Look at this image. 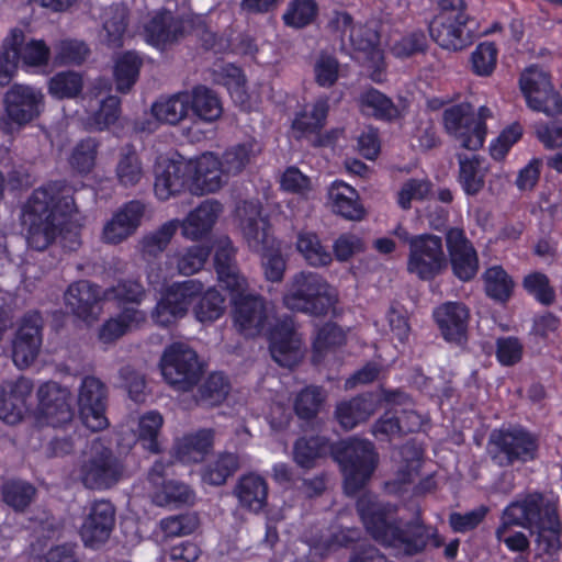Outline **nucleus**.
Here are the masks:
<instances>
[{
  "label": "nucleus",
  "instance_id": "f3484780",
  "mask_svg": "<svg viewBox=\"0 0 562 562\" xmlns=\"http://www.w3.org/2000/svg\"><path fill=\"white\" fill-rule=\"evenodd\" d=\"M234 292L236 293L233 297L235 325L246 336L259 334L269 317L267 302L260 295L245 294L244 290Z\"/></svg>",
  "mask_w": 562,
  "mask_h": 562
},
{
  "label": "nucleus",
  "instance_id": "69168bd1",
  "mask_svg": "<svg viewBox=\"0 0 562 562\" xmlns=\"http://www.w3.org/2000/svg\"><path fill=\"white\" fill-rule=\"evenodd\" d=\"M104 300H116L120 302H130L139 304L146 296L143 284L137 280H120L115 285L104 290Z\"/></svg>",
  "mask_w": 562,
  "mask_h": 562
},
{
  "label": "nucleus",
  "instance_id": "bb28decb",
  "mask_svg": "<svg viewBox=\"0 0 562 562\" xmlns=\"http://www.w3.org/2000/svg\"><path fill=\"white\" fill-rule=\"evenodd\" d=\"M240 226L249 248L262 252L272 246L269 235V223L261 214L258 203L245 202L241 207Z\"/></svg>",
  "mask_w": 562,
  "mask_h": 562
},
{
  "label": "nucleus",
  "instance_id": "20e7f679",
  "mask_svg": "<svg viewBox=\"0 0 562 562\" xmlns=\"http://www.w3.org/2000/svg\"><path fill=\"white\" fill-rule=\"evenodd\" d=\"M127 476L122 458L101 438L90 441L79 468V480L86 488L105 491Z\"/></svg>",
  "mask_w": 562,
  "mask_h": 562
},
{
  "label": "nucleus",
  "instance_id": "3c124183",
  "mask_svg": "<svg viewBox=\"0 0 562 562\" xmlns=\"http://www.w3.org/2000/svg\"><path fill=\"white\" fill-rule=\"evenodd\" d=\"M140 66L142 59L135 52H126L116 60L114 77L120 92L125 93L135 85Z\"/></svg>",
  "mask_w": 562,
  "mask_h": 562
},
{
  "label": "nucleus",
  "instance_id": "4c0bfd02",
  "mask_svg": "<svg viewBox=\"0 0 562 562\" xmlns=\"http://www.w3.org/2000/svg\"><path fill=\"white\" fill-rule=\"evenodd\" d=\"M374 411L375 405L371 396L360 395L338 404L335 414L341 427L350 430L368 420Z\"/></svg>",
  "mask_w": 562,
  "mask_h": 562
},
{
  "label": "nucleus",
  "instance_id": "37998d69",
  "mask_svg": "<svg viewBox=\"0 0 562 562\" xmlns=\"http://www.w3.org/2000/svg\"><path fill=\"white\" fill-rule=\"evenodd\" d=\"M128 16L130 11L122 3L112 4L105 10L103 29L110 46L120 47L123 45V37L128 25Z\"/></svg>",
  "mask_w": 562,
  "mask_h": 562
},
{
  "label": "nucleus",
  "instance_id": "473e14b6",
  "mask_svg": "<svg viewBox=\"0 0 562 562\" xmlns=\"http://www.w3.org/2000/svg\"><path fill=\"white\" fill-rule=\"evenodd\" d=\"M115 178L124 188H134L145 177L143 161L132 144H125L119 150L115 164Z\"/></svg>",
  "mask_w": 562,
  "mask_h": 562
},
{
  "label": "nucleus",
  "instance_id": "052dcab7",
  "mask_svg": "<svg viewBox=\"0 0 562 562\" xmlns=\"http://www.w3.org/2000/svg\"><path fill=\"white\" fill-rule=\"evenodd\" d=\"M345 342L342 330L335 324L327 323L317 330L313 342V362L319 363L325 353Z\"/></svg>",
  "mask_w": 562,
  "mask_h": 562
},
{
  "label": "nucleus",
  "instance_id": "9d476101",
  "mask_svg": "<svg viewBox=\"0 0 562 562\" xmlns=\"http://www.w3.org/2000/svg\"><path fill=\"white\" fill-rule=\"evenodd\" d=\"M160 368L166 382L175 390L183 392L196 385L202 375L196 352L182 342H176L166 348Z\"/></svg>",
  "mask_w": 562,
  "mask_h": 562
},
{
  "label": "nucleus",
  "instance_id": "a211bd4d",
  "mask_svg": "<svg viewBox=\"0 0 562 562\" xmlns=\"http://www.w3.org/2000/svg\"><path fill=\"white\" fill-rule=\"evenodd\" d=\"M42 328L40 313L32 312L23 317L12 349V359L18 368H27L37 358L42 346Z\"/></svg>",
  "mask_w": 562,
  "mask_h": 562
},
{
  "label": "nucleus",
  "instance_id": "0e129e2a",
  "mask_svg": "<svg viewBox=\"0 0 562 562\" xmlns=\"http://www.w3.org/2000/svg\"><path fill=\"white\" fill-rule=\"evenodd\" d=\"M325 397L326 395L322 387H305L296 396L294 404L295 413L302 419L314 418L318 414Z\"/></svg>",
  "mask_w": 562,
  "mask_h": 562
},
{
  "label": "nucleus",
  "instance_id": "cd10ccee",
  "mask_svg": "<svg viewBox=\"0 0 562 562\" xmlns=\"http://www.w3.org/2000/svg\"><path fill=\"white\" fill-rule=\"evenodd\" d=\"M189 166V172L193 171V181L201 194L218 191L227 183L229 176L224 172V167L213 153H204Z\"/></svg>",
  "mask_w": 562,
  "mask_h": 562
},
{
  "label": "nucleus",
  "instance_id": "79ce46f5",
  "mask_svg": "<svg viewBox=\"0 0 562 562\" xmlns=\"http://www.w3.org/2000/svg\"><path fill=\"white\" fill-rule=\"evenodd\" d=\"M214 431L201 429L184 436L178 446V454L182 460L200 462L213 449Z\"/></svg>",
  "mask_w": 562,
  "mask_h": 562
},
{
  "label": "nucleus",
  "instance_id": "423d86ee",
  "mask_svg": "<svg viewBox=\"0 0 562 562\" xmlns=\"http://www.w3.org/2000/svg\"><path fill=\"white\" fill-rule=\"evenodd\" d=\"M472 23L465 13L464 0H440L439 12L429 23V33L442 48L461 50L473 42Z\"/></svg>",
  "mask_w": 562,
  "mask_h": 562
},
{
  "label": "nucleus",
  "instance_id": "393cba45",
  "mask_svg": "<svg viewBox=\"0 0 562 562\" xmlns=\"http://www.w3.org/2000/svg\"><path fill=\"white\" fill-rule=\"evenodd\" d=\"M3 46L8 47L15 61L22 63L24 67L36 68L47 66L50 49L42 40H26L21 29H12L3 40Z\"/></svg>",
  "mask_w": 562,
  "mask_h": 562
},
{
  "label": "nucleus",
  "instance_id": "ea45409f",
  "mask_svg": "<svg viewBox=\"0 0 562 562\" xmlns=\"http://www.w3.org/2000/svg\"><path fill=\"white\" fill-rule=\"evenodd\" d=\"M239 468V457L236 453H220L202 469V481L212 486H222Z\"/></svg>",
  "mask_w": 562,
  "mask_h": 562
},
{
  "label": "nucleus",
  "instance_id": "2eb2a0df",
  "mask_svg": "<svg viewBox=\"0 0 562 562\" xmlns=\"http://www.w3.org/2000/svg\"><path fill=\"white\" fill-rule=\"evenodd\" d=\"M115 525V507L110 501L98 499L86 507L79 533L86 547L104 544Z\"/></svg>",
  "mask_w": 562,
  "mask_h": 562
},
{
  "label": "nucleus",
  "instance_id": "c756f323",
  "mask_svg": "<svg viewBox=\"0 0 562 562\" xmlns=\"http://www.w3.org/2000/svg\"><path fill=\"white\" fill-rule=\"evenodd\" d=\"M268 491V483L262 476L248 473L237 480L233 495L241 508L258 514L267 506Z\"/></svg>",
  "mask_w": 562,
  "mask_h": 562
},
{
  "label": "nucleus",
  "instance_id": "bf43d9fd",
  "mask_svg": "<svg viewBox=\"0 0 562 562\" xmlns=\"http://www.w3.org/2000/svg\"><path fill=\"white\" fill-rule=\"evenodd\" d=\"M99 143L95 138L81 139L72 149L69 164L79 173H89L97 160Z\"/></svg>",
  "mask_w": 562,
  "mask_h": 562
},
{
  "label": "nucleus",
  "instance_id": "f8f14e48",
  "mask_svg": "<svg viewBox=\"0 0 562 562\" xmlns=\"http://www.w3.org/2000/svg\"><path fill=\"white\" fill-rule=\"evenodd\" d=\"M5 116L0 117V128L12 132V124L25 125L36 119L44 108L41 90L25 85H13L4 94Z\"/></svg>",
  "mask_w": 562,
  "mask_h": 562
},
{
  "label": "nucleus",
  "instance_id": "b1692460",
  "mask_svg": "<svg viewBox=\"0 0 562 562\" xmlns=\"http://www.w3.org/2000/svg\"><path fill=\"white\" fill-rule=\"evenodd\" d=\"M40 406L47 423L60 427L72 420L70 392L56 382H47L38 389Z\"/></svg>",
  "mask_w": 562,
  "mask_h": 562
},
{
  "label": "nucleus",
  "instance_id": "a18cd8bd",
  "mask_svg": "<svg viewBox=\"0 0 562 562\" xmlns=\"http://www.w3.org/2000/svg\"><path fill=\"white\" fill-rule=\"evenodd\" d=\"M190 109L196 116L206 122L217 120L222 114V104L215 92L204 86L193 89L190 94Z\"/></svg>",
  "mask_w": 562,
  "mask_h": 562
},
{
  "label": "nucleus",
  "instance_id": "c03bdc74",
  "mask_svg": "<svg viewBox=\"0 0 562 562\" xmlns=\"http://www.w3.org/2000/svg\"><path fill=\"white\" fill-rule=\"evenodd\" d=\"M190 102L189 93H178L154 103L151 112L158 121L175 125L187 116Z\"/></svg>",
  "mask_w": 562,
  "mask_h": 562
},
{
  "label": "nucleus",
  "instance_id": "c9c22d12",
  "mask_svg": "<svg viewBox=\"0 0 562 562\" xmlns=\"http://www.w3.org/2000/svg\"><path fill=\"white\" fill-rule=\"evenodd\" d=\"M335 213L350 221H360L364 210L359 203L358 192L342 181H335L328 191Z\"/></svg>",
  "mask_w": 562,
  "mask_h": 562
},
{
  "label": "nucleus",
  "instance_id": "f257e3e1",
  "mask_svg": "<svg viewBox=\"0 0 562 562\" xmlns=\"http://www.w3.org/2000/svg\"><path fill=\"white\" fill-rule=\"evenodd\" d=\"M75 189L66 181H50L35 189L23 206L22 223L27 227V244L43 251L57 236L70 250L80 245V218Z\"/></svg>",
  "mask_w": 562,
  "mask_h": 562
},
{
  "label": "nucleus",
  "instance_id": "0eeeda50",
  "mask_svg": "<svg viewBox=\"0 0 562 562\" xmlns=\"http://www.w3.org/2000/svg\"><path fill=\"white\" fill-rule=\"evenodd\" d=\"M538 448L537 437L521 427L494 429L487 439L486 456L498 468H513L533 461Z\"/></svg>",
  "mask_w": 562,
  "mask_h": 562
},
{
  "label": "nucleus",
  "instance_id": "a19ab883",
  "mask_svg": "<svg viewBox=\"0 0 562 562\" xmlns=\"http://www.w3.org/2000/svg\"><path fill=\"white\" fill-rule=\"evenodd\" d=\"M296 248L305 261L312 267H326L333 261V255L313 232H302L297 235Z\"/></svg>",
  "mask_w": 562,
  "mask_h": 562
},
{
  "label": "nucleus",
  "instance_id": "1a4fd4ad",
  "mask_svg": "<svg viewBox=\"0 0 562 562\" xmlns=\"http://www.w3.org/2000/svg\"><path fill=\"white\" fill-rule=\"evenodd\" d=\"M337 459L345 474V490L348 494H355L373 473L378 453L371 441L353 438L344 445Z\"/></svg>",
  "mask_w": 562,
  "mask_h": 562
},
{
  "label": "nucleus",
  "instance_id": "864d4df0",
  "mask_svg": "<svg viewBox=\"0 0 562 562\" xmlns=\"http://www.w3.org/2000/svg\"><path fill=\"white\" fill-rule=\"evenodd\" d=\"M363 113L379 119L392 120L397 116V109L390 98L376 89H369L360 97Z\"/></svg>",
  "mask_w": 562,
  "mask_h": 562
},
{
  "label": "nucleus",
  "instance_id": "7c9ffc66",
  "mask_svg": "<svg viewBox=\"0 0 562 562\" xmlns=\"http://www.w3.org/2000/svg\"><path fill=\"white\" fill-rule=\"evenodd\" d=\"M189 166L183 162L167 161L160 164L156 171L154 190L156 196L166 201L180 193L188 183Z\"/></svg>",
  "mask_w": 562,
  "mask_h": 562
},
{
  "label": "nucleus",
  "instance_id": "58836bf2",
  "mask_svg": "<svg viewBox=\"0 0 562 562\" xmlns=\"http://www.w3.org/2000/svg\"><path fill=\"white\" fill-rule=\"evenodd\" d=\"M261 146L255 139L228 147L220 159L224 167V172L229 177L237 176L260 154Z\"/></svg>",
  "mask_w": 562,
  "mask_h": 562
},
{
  "label": "nucleus",
  "instance_id": "774afa93",
  "mask_svg": "<svg viewBox=\"0 0 562 562\" xmlns=\"http://www.w3.org/2000/svg\"><path fill=\"white\" fill-rule=\"evenodd\" d=\"M35 495V488L23 481H9L2 486L3 501L15 510H23Z\"/></svg>",
  "mask_w": 562,
  "mask_h": 562
},
{
  "label": "nucleus",
  "instance_id": "6e6d98bb",
  "mask_svg": "<svg viewBox=\"0 0 562 562\" xmlns=\"http://www.w3.org/2000/svg\"><path fill=\"white\" fill-rule=\"evenodd\" d=\"M121 101L117 97L110 95L102 101L98 111L88 116L86 126L89 131L101 132L113 125L121 113Z\"/></svg>",
  "mask_w": 562,
  "mask_h": 562
},
{
  "label": "nucleus",
  "instance_id": "09e8293b",
  "mask_svg": "<svg viewBox=\"0 0 562 562\" xmlns=\"http://www.w3.org/2000/svg\"><path fill=\"white\" fill-rule=\"evenodd\" d=\"M485 292L496 302H506L513 292L514 282L508 273L499 266L488 268L484 274Z\"/></svg>",
  "mask_w": 562,
  "mask_h": 562
},
{
  "label": "nucleus",
  "instance_id": "13d9d810",
  "mask_svg": "<svg viewBox=\"0 0 562 562\" xmlns=\"http://www.w3.org/2000/svg\"><path fill=\"white\" fill-rule=\"evenodd\" d=\"M194 492L184 483L169 480L162 483L160 491L154 495V502L159 506L171 504H192Z\"/></svg>",
  "mask_w": 562,
  "mask_h": 562
},
{
  "label": "nucleus",
  "instance_id": "c85d7f7f",
  "mask_svg": "<svg viewBox=\"0 0 562 562\" xmlns=\"http://www.w3.org/2000/svg\"><path fill=\"white\" fill-rule=\"evenodd\" d=\"M236 250L228 237H221L215 243L214 263L218 281L229 291L245 290L247 281L240 274L236 260Z\"/></svg>",
  "mask_w": 562,
  "mask_h": 562
},
{
  "label": "nucleus",
  "instance_id": "72a5a7b5",
  "mask_svg": "<svg viewBox=\"0 0 562 562\" xmlns=\"http://www.w3.org/2000/svg\"><path fill=\"white\" fill-rule=\"evenodd\" d=\"M459 162V182L468 195H476L485 186L487 165L477 155H457Z\"/></svg>",
  "mask_w": 562,
  "mask_h": 562
},
{
  "label": "nucleus",
  "instance_id": "a878e982",
  "mask_svg": "<svg viewBox=\"0 0 562 562\" xmlns=\"http://www.w3.org/2000/svg\"><path fill=\"white\" fill-rule=\"evenodd\" d=\"M32 391V381L24 376L1 383L0 419L12 425L19 423L27 409L26 403Z\"/></svg>",
  "mask_w": 562,
  "mask_h": 562
},
{
  "label": "nucleus",
  "instance_id": "9b49d317",
  "mask_svg": "<svg viewBox=\"0 0 562 562\" xmlns=\"http://www.w3.org/2000/svg\"><path fill=\"white\" fill-rule=\"evenodd\" d=\"M448 267L441 237L434 234L415 235L411 240L407 271L420 280H432Z\"/></svg>",
  "mask_w": 562,
  "mask_h": 562
},
{
  "label": "nucleus",
  "instance_id": "2f4dec72",
  "mask_svg": "<svg viewBox=\"0 0 562 562\" xmlns=\"http://www.w3.org/2000/svg\"><path fill=\"white\" fill-rule=\"evenodd\" d=\"M221 212L222 205L217 201L202 202L181 221L182 235L192 240L202 238L212 229Z\"/></svg>",
  "mask_w": 562,
  "mask_h": 562
},
{
  "label": "nucleus",
  "instance_id": "338daca9",
  "mask_svg": "<svg viewBox=\"0 0 562 562\" xmlns=\"http://www.w3.org/2000/svg\"><path fill=\"white\" fill-rule=\"evenodd\" d=\"M162 416L157 412H149L140 417L138 423V442L150 452H158V432L162 426Z\"/></svg>",
  "mask_w": 562,
  "mask_h": 562
},
{
  "label": "nucleus",
  "instance_id": "5fc2aeb1",
  "mask_svg": "<svg viewBox=\"0 0 562 562\" xmlns=\"http://www.w3.org/2000/svg\"><path fill=\"white\" fill-rule=\"evenodd\" d=\"M82 77L76 71H60L49 79L48 91L57 99H72L82 91Z\"/></svg>",
  "mask_w": 562,
  "mask_h": 562
},
{
  "label": "nucleus",
  "instance_id": "6ab92c4d",
  "mask_svg": "<svg viewBox=\"0 0 562 562\" xmlns=\"http://www.w3.org/2000/svg\"><path fill=\"white\" fill-rule=\"evenodd\" d=\"M184 18L160 9L153 12L143 24L145 40L159 48L179 42L186 35Z\"/></svg>",
  "mask_w": 562,
  "mask_h": 562
},
{
  "label": "nucleus",
  "instance_id": "ddd939ff",
  "mask_svg": "<svg viewBox=\"0 0 562 562\" xmlns=\"http://www.w3.org/2000/svg\"><path fill=\"white\" fill-rule=\"evenodd\" d=\"M442 120L446 132L454 137L461 147L477 150L483 146L486 126L481 120H476L474 108L470 103L462 102L447 108Z\"/></svg>",
  "mask_w": 562,
  "mask_h": 562
},
{
  "label": "nucleus",
  "instance_id": "49530a36",
  "mask_svg": "<svg viewBox=\"0 0 562 562\" xmlns=\"http://www.w3.org/2000/svg\"><path fill=\"white\" fill-rule=\"evenodd\" d=\"M204 285L195 279H190L180 283L172 284L166 295L169 303H172L177 313L183 316L187 314L189 306L203 293Z\"/></svg>",
  "mask_w": 562,
  "mask_h": 562
},
{
  "label": "nucleus",
  "instance_id": "4468645a",
  "mask_svg": "<svg viewBox=\"0 0 562 562\" xmlns=\"http://www.w3.org/2000/svg\"><path fill=\"white\" fill-rule=\"evenodd\" d=\"M108 405V387L98 378L86 375L78 390V407L82 423L92 431L108 427L105 416Z\"/></svg>",
  "mask_w": 562,
  "mask_h": 562
},
{
  "label": "nucleus",
  "instance_id": "e433bc0d",
  "mask_svg": "<svg viewBox=\"0 0 562 562\" xmlns=\"http://www.w3.org/2000/svg\"><path fill=\"white\" fill-rule=\"evenodd\" d=\"M329 111L328 97H319L311 110L305 108L296 114L292 122V130L296 138L317 134L326 123Z\"/></svg>",
  "mask_w": 562,
  "mask_h": 562
},
{
  "label": "nucleus",
  "instance_id": "412c9836",
  "mask_svg": "<svg viewBox=\"0 0 562 562\" xmlns=\"http://www.w3.org/2000/svg\"><path fill=\"white\" fill-rule=\"evenodd\" d=\"M453 274L461 281L472 280L479 270V258L472 243L462 228L451 227L446 233Z\"/></svg>",
  "mask_w": 562,
  "mask_h": 562
},
{
  "label": "nucleus",
  "instance_id": "f03ea898",
  "mask_svg": "<svg viewBox=\"0 0 562 562\" xmlns=\"http://www.w3.org/2000/svg\"><path fill=\"white\" fill-rule=\"evenodd\" d=\"M514 527L529 529L536 535L535 542L542 553L553 555L562 548V520L558 504L542 493L533 492L510 502L502 512L495 538L508 551L527 554L529 537Z\"/></svg>",
  "mask_w": 562,
  "mask_h": 562
},
{
  "label": "nucleus",
  "instance_id": "6e6552de",
  "mask_svg": "<svg viewBox=\"0 0 562 562\" xmlns=\"http://www.w3.org/2000/svg\"><path fill=\"white\" fill-rule=\"evenodd\" d=\"M519 88L529 109L549 117L562 116V92L554 88L544 69L538 66L526 68L520 74Z\"/></svg>",
  "mask_w": 562,
  "mask_h": 562
},
{
  "label": "nucleus",
  "instance_id": "4be33fe9",
  "mask_svg": "<svg viewBox=\"0 0 562 562\" xmlns=\"http://www.w3.org/2000/svg\"><path fill=\"white\" fill-rule=\"evenodd\" d=\"M434 319L443 339L462 346L468 340L470 311L461 302H446L434 310Z\"/></svg>",
  "mask_w": 562,
  "mask_h": 562
},
{
  "label": "nucleus",
  "instance_id": "603ef678",
  "mask_svg": "<svg viewBox=\"0 0 562 562\" xmlns=\"http://www.w3.org/2000/svg\"><path fill=\"white\" fill-rule=\"evenodd\" d=\"M210 256V249L202 245H194L182 249L170 257L179 273L191 276L202 269Z\"/></svg>",
  "mask_w": 562,
  "mask_h": 562
},
{
  "label": "nucleus",
  "instance_id": "7ed1b4c3",
  "mask_svg": "<svg viewBox=\"0 0 562 562\" xmlns=\"http://www.w3.org/2000/svg\"><path fill=\"white\" fill-rule=\"evenodd\" d=\"M357 512L367 531L382 546L401 550L406 555L417 554L427 546V527L419 518L403 526L395 505L380 502L374 495L364 493L357 501Z\"/></svg>",
  "mask_w": 562,
  "mask_h": 562
},
{
  "label": "nucleus",
  "instance_id": "680f3d73",
  "mask_svg": "<svg viewBox=\"0 0 562 562\" xmlns=\"http://www.w3.org/2000/svg\"><path fill=\"white\" fill-rule=\"evenodd\" d=\"M224 302V297L217 290L209 289L193 308L195 318L201 323L218 319L225 311Z\"/></svg>",
  "mask_w": 562,
  "mask_h": 562
},
{
  "label": "nucleus",
  "instance_id": "39448f33",
  "mask_svg": "<svg viewBox=\"0 0 562 562\" xmlns=\"http://www.w3.org/2000/svg\"><path fill=\"white\" fill-rule=\"evenodd\" d=\"M282 300L291 311L321 316L334 306L336 293L318 273L301 271L288 282Z\"/></svg>",
  "mask_w": 562,
  "mask_h": 562
},
{
  "label": "nucleus",
  "instance_id": "5701e85b",
  "mask_svg": "<svg viewBox=\"0 0 562 562\" xmlns=\"http://www.w3.org/2000/svg\"><path fill=\"white\" fill-rule=\"evenodd\" d=\"M103 290L88 281L80 280L71 283L65 292L67 308L85 322L95 321L100 314V303L104 300Z\"/></svg>",
  "mask_w": 562,
  "mask_h": 562
},
{
  "label": "nucleus",
  "instance_id": "dca6fc26",
  "mask_svg": "<svg viewBox=\"0 0 562 562\" xmlns=\"http://www.w3.org/2000/svg\"><path fill=\"white\" fill-rule=\"evenodd\" d=\"M270 353L281 367L292 368L302 359L301 337L292 317L278 319L270 333Z\"/></svg>",
  "mask_w": 562,
  "mask_h": 562
},
{
  "label": "nucleus",
  "instance_id": "e2e57ef3",
  "mask_svg": "<svg viewBox=\"0 0 562 562\" xmlns=\"http://www.w3.org/2000/svg\"><path fill=\"white\" fill-rule=\"evenodd\" d=\"M55 61L59 65H80L83 63L90 49L79 40L66 38L54 45Z\"/></svg>",
  "mask_w": 562,
  "mask_h": 562
},
{
  "label": "nucleus",
  "instance_id": "f704fd0d",
  "mask_svg": "<svg viewBox=\"0 0 562 562\" xmlns=\"http://www.w3.org/2000/svg\"><path fill=\"white\" fill-rule=\"evenodd\" d=\"M339 21L345 33L349 30V38L355 49L369 54L374 61L382 59L379 49L380 35L373 27L361 24L353 25L352 18L348 13H342Z\"/></svg>",
  "mask_w": 562,
  "mask_h": 562
},
{
  "label": "nucleus",
  "instance_id": "aec40b11",
  "mask_svg": "<svg viewBox=\"0 0 562 562\" xmlns=\"http://www.w3.org/2000/svg\"><path fill=\"white\" fill-rule=\"evenodd\" d=\"M146 205L139 200L124 203L104 224L102 240L105 244L119 245L136 233L145 215Z\"/></svg>",
  "mask_w": 562,
  "mask_h": 562
},
{
  "label": "nucleus",
  "instance_id": "de8ad7c7",
  "mask_svg": "<svg viewBox=\"0 0 562 562\" xmlns=\"http://www.w3.org/2000/svg\"><path fill=\"white\" fill-rule=\"evenodd\" d=\"M181 221L175 218L164 223L158 229L145 235L140 240L144 256L157 257L161 254L180 228Z\"/></svg>",
  "mask_w": 562,
  "mask_h": 562
},
{
  "label": "nucleus",
  "instance_id": "4d7b16f0",
  "mask_svg": "<svg viewBox=\"0 0 562 562\" xmlns=\"http://www.w3.org/2000/svg\"><path fill=\"white\" fill-rule=\"evenodd\" d=\"M317 11L315 0H291L283 14V21L288 26L301 29L315 20Z\"/></svg>",
  "mask_w": 562,
  "mask_h": 562
},
{
  "label": "nucleus",
  "instance_id": "8fccbe9b",
  "mask_svg": "<svg viewBox=\"0 0 562 562\" xmlns=\"http://www.w3.org/2000/svg\"><path fill=\"white\" fill-rule=\"evenodd\" d=\"M229 391V384L222 373H212L199 387L195 401L204 407L221 404Z\"/></svg>",
  "mask_w": 562,
  "mask_h": 562
}]
</instances>
